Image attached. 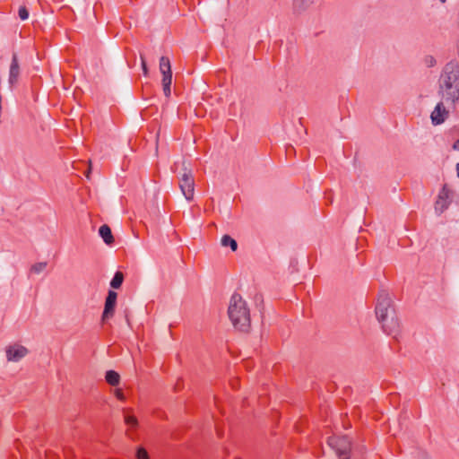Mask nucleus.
Masks as SVG:
<instances>
[{
	"mask_svg": "<svg viewBox=\"0 0 459 459\" xmlns=\"http://www.w3.org/2000/svg\"><path fill=\"white\" fill-rule=\"evenodd\" d=\"M438 94L453 107L459 100V64L451 61L443 67L438 78Z\"/></svg>",
	"mask_w": 459,
	"mask_h": 459,
	"instance_id": "1",
	"label": "nucleus"
},
{
	"mask_svg": "<svg viewBox=\"0 0 459 459\" xmlns=\"http://www.w3.org/2000/svg\"><path fill=\"white\" fill-rule=\"evenodd\" d=\"M423 62L427 67H433L437 64V61L433 56H426Z\"/></svg>",
	"mask_w": 459,
	"mask_h": 459,
	"instance_id": "20",
	"label": "nucleus"
},
{
	"mask_svg": "<svg viewBox=\"0 0 459 459\" xmlns=\"http://www.w3.org/2000/svg\"><path fill=\"white\" fill-rule=\"evenodd\" d=\"M312 3V0H295L294 1V8L296 10L303 9L302 5H308Z\"/></svg>",
	"mask_w": 459,
	"mask_h": 459,
	"instance_id": "18",
	"label": "nucleus"
},
{
	"mask_svg": "<svg viewBox=\"0 0 459 459\" xmlns=\"http://www.w3.org/2000/svg\"><path fill=\"white\" fill-rule=\"evenodd\" d=\"M18 15L21 20L25 21L29 18V11L25 6H21L18 11Z\"/></svg>",
	"mask_w": 459,
	"mask_h": 459,
	"instance_id": "19",
	"label": "nucleus"
},
{
	"mask_svg": "<svg viewBox=\"0 0 459 459\" xmlns=\"http://www.w3.org/2000/svg\"><path fill=\"white\" fill-rule=\"evenodd\" d=\"M160 71L163 74H169L171 72V65L169 57L161 56L160 59Z\"/></svg>",
	"mask_w": 459,
	"mask_h": 459,
	"instance_id": "15",
	"label": "nucleus"
},
{
	"mask_svg": "<svg viewBox=\"0 0 459 459\" xmlns=\"http://www.w3.org/2000/svg\"><path fill=\"white\" fill-rule=\"evenodd\" d=\"M449 202L444 199L442 195H438V199L435 204V210L439 214L442 213L446 209H447Z\"/></svg>",
	"mask_w": 459,
	"mask_h": 459,
	"instance_id": "14",
	"label": "nucleus"
},
{
	"mask_svg": "<svg viewBox=\"0 0 459 459\" xmlns=\"http://www.w3.org/2000/svg\"><path fill=\"white\" fill-rule=\"evenodd\" d=\"M221 246H223L225 247H230L232 251H236L238 249L237 241L229 235H224L221 238Z\"/></svg>",
	"mask_w": 459,
	"mask_h": 459,
	"instance_id": "13",
	"label": "nucleus"
},
{
	"mask_svg": "<svg viewBox=\"0 0 459 459\" xmlns=\"http://www.w3.org/2000/svg\"><path fill=\"white\" fill-rule=\"evenodd\" d=\"M327 443L335 451L339 459L350 458L351 442L347 436L329 437Z\"/></svg>",
	"mask_w": 459,
	"mask_h": 459,
	"instance_id": "4",
	"label": "nucleus"
},
{
	"mask_svg": "<svg viewBox=\"0 0 459 459\" xmlns=\"http://www.w3.org/2000/svg\"><path fill=\"white\" fill-rule=\"evenodd\" d=\"M448 114L449 112L445 108L444 103L442 101L438 102L430 115L432 124L437 126L444 123Z\"/></svg>",
	"mask_w": 459,
	"mask_h": 459,
	"instance_id": "8",
	"label": "nucleus"
},
{
	"mask_svg": "<svg viewBox=\"0 0 459 459\" xmlns=\"http://www.w3.org/2000/svg\"><path fill=\"white\" fill-rule=\"evenodd\" d=\"M136 457L137 459H149L147 451L143 447L137 449Z\"/></svg>",
	"mask_w": 459,
	"mask_h": 459,
	"instance_id": "21",
	"label": "nucleus"
},
{
	"mask_svg": "<svg viewBox=\"0 0 459 459\" xmlns=\"http://www.w3.org/2000/svg\"><path fill=\"white\" fill-rule=\"evenodd\" d=\"M162 87L163 92L166 97H169L171 94V82H172V73L162 74Z\"/></svg>",
	"mask_w": 459,
	"mask_h": 459,
	"instance_id": "11",
	"label": "nucleus"
},
{
	"mask_svg": "<svg viewBox=\"0 0 459 459\" xmlns=\"http://www.w3.org/2000/svg\"><path fill=\"white\" fill-rule=\"evenodd\" d=\"M123 281H124V274L117 271L116 272V273L114 274L111 281H110V286L113 288V289H119L123 283Z\"/></svg>",
	"mask_w": 459,
	"mask_h": 459,
	"instance_id": "16",
	"label": "nucleus"
},
{
	"mask_svg": "<svg viewBox=\"0 0 459 459\" xmlns=\"http://www.w3.org/2000/svg\"><path fill=\"white\" fill-rule=\"evenodd\" d=\"M5 353L8 361L18 362L29 353V351L22 345L13 344L6 347Z\"/></svg>",
	"mask_w": 459,
	"mask_h": 459,
	"instance_id": "7",
	"label": "nucleus"
},
{
	"mask_svg": "<svg viewBox=\"0 0 459 459\" xmlns=\"http://www.w3.org/2000/svg\"><path fill=\"white\" fill-rule=\"evenodd\" d=\"M375 311L377 320L382 325L383 331L397 339L401 332L400 322L391 298L386 291L382 290L379 293Z\"/></svg>",
	"mask_w": 459,
	"mask_h": 459,
	"instance_id": "2",
	"label": "nucleus"
},
{
	"mask_svg": "<svg viewBox=\"0 0 459 459\" xmlns=\"http://www.w3.org/2000/svg\"><path fill=\"white\" fill-rule=\"evenodd\" d=\"M229 317L233 326L242 332H247L250 327V312L247 302L241 295L234 293L231 296L229 308Z\"/></svg>",
	"mask_w": 459,
	"mask_h": 459,
	"instance_id": "3",
	"label": "nucleus"
},
{
	"mask_svg": "<svg viewBox=\"0 0 459 459\" xmlns=\"http://www.w3.org/2000/svg\"><path fill=\"white\" fill-rule=\"evenodd\" d=\"M99 235L101 237L105 244L111 245L114 243V237L108 225H101L99 229Z\"/></svg>",
	"mask_w": 459,
	"mask_h": 459,
	"instance_id": "10",
	"label": "nucleus"
},
{
	"mask_svg": "<svg viewBox=\"0 0 459 459\" xmlns=\"http://www.w3.org/2000/svg\"><path fill=\"white\" fill-rule=\"evenodd\" d=\"M106 381L113 386H117L120 382V376L117 372L114 370H108L106 372L105 376Z\"/></svg>",
	"mask_w": 459,
	"mask_h": 459,
	"instance_id": "12",
	"label": "nucleus"
},
{
	"mask_svg": "<svg viewBox=\"0 0 459 459\" xmlns=\"http://www.w3.org/2000/svg\"><path fill=\"white\" fill-rule=\"evenodd\" d=\"M440 2L444 4V3H446V0H440Z\"/></svg>",
	"mask_w": 459,
	"mask_h": 459,
	"instance_id": "28",
	"label": "nucleus"
},
{
	"mask_svg": "<svg viewBox=\"0 0 459 459\" xmlns=\"http://www.w3.org/2000/svg\"><path fill=\"white\" fill-rule=\"evenodd\" d=\"M115 394H116V397L118 399V400H125V395H124V393L121 389H117L115 391Z\"/></svg>",
	"mask_w": 459,
	"mask_h": 459,
	"instance_id": "24",
	"label": "nucleus"
},
{
	"mask_svg": "<svg viewBox=\"0 0 459 459\" xmlns=\"http://www.w3.org/2000/svg\"><path fill=\"white\" fill-rule=\"evenodd\" d=\"M448 192L449 191H448L446 186H444L439 195H442L444 199L447 200V198H448Z\"/></svg>",
	"mask_w": 459,
	"mask_h": 459,
	"instance_id": "25",
	"label": "nucleus"
},
{
	"mask_svg": "<svg viewBox=\"0 0 459 459\" xmlns=\"http://www.w3.org/2000/svg\"><path fill=\"white\" fill-rule=\"evenodd\" d=\"M457 177L459 178V162L456 165Z\"/></svg>",
	"mask_w": 459,
	"mask_h": 459,
	"instance_id": "27",
	"label": "nucleus"
},
{
	"mask_svg": "<svg viewBox=\"0 0 459 459\" xmlns=\"http://www.w3.org/2000/svg\"><path fill=\"white\" fill-rule=\"evenodd\" d=\"M455 149H459V139L454 144Z\"/></svg>",
	"mask_w": 459,
	"mask_h": 459,
	"instance_id": "26",
	"label": "nucleus"
},
{
	"mask_svg": "<svg viewBox=\"0 0 459 459\" xmlns=\"http://www.w3.org/2000/svg\"><path fill=\"white\" fill-rule=\"evenodd\" d=\"M179 188L185 196V198L190 202L194 199L195 194V178L190 169H187L185 165L183 172L178 177Z\"/></svg>",
	"mask_w": 459,
	"mask_h": 459,
	"instance_id": "5",
	"label": "nucleus"
},
{
	"mask_svg": "<svg viewBox=\"0 0 459 459\" xmlns=\"http://www.w3.org/2000/svg\"><path fill=\"white\" fill-rule=\"evenodd\" d=\"M117 294L114 290H108V295L106 297L104 310L102 313L101 320L105 322L106 320L111 318L115 314V307L117 305Z\"/></svg>",
	"mask_w": 459,
	"mask_h": 459,
	"instance_id": "6",
	"label": "nucleus"
},
{
	"mask_svg": "<svg viewBox=\"0 0 459 459\" xmlns=\"http://www.w3.org/2000/svg\"><path fill=\"white\" fill-rule=\"evenodd\" d=\"M125 421L127 425L135 426L137 424V420L135 417L131 415H126L125 417Z\"/></svg>",
	"mask_w": 459,
	"mask_h": 459,
	"instance_id": "23",
	"label": "nucleus"
},
{
	"mask_svg": "<svg viewBox=\"0 0 459 459\" xmlns=\"http://www.w3.org/2000/svg\"><path fill=\"white\" fill-rule=\"evenodd\" d=\"M20 75V65L18 62V57L16 54H13L12 62L10 65L9 70V79L8 82L11 85H13L18 82V78Z\"/></svg>",
	"mask_w": 459,
	"mask_h": 459,
	"instance_id": "9",
	"label": "nucleus"
},
{
	"mask_svg": "<svg viewBox=\"0 0 459 459\" xmlns=\"http://www.w3.org/2000/svg\"><path fill=\"white\" fill-rule=\"evenodd\" d=\"M48 265V263L47 262H39V263H36L34 264L31 268H30V271L34 273H40L43 270H45V268L47 267Z\"/></svg>",
	"mask_w": 459,
	"mask_h": 459,
	"instance_id": "17",
	"label": "nucleus"
},
{
	"mask_svg": "<svg viewBox=\"0 0 459 459\" xmlns=\"http://www.w3.org/2000/svg\"><path fill=\"white\" fill-rule=\"evenodd\" d=\"M140 58H141V65H142L143 74L145 76H147L148 75V67H147L145 57L143 54H140Z\"/></svg>",
	"mask_w": 459,
	"mask_h": 459,
	"instance_id": "22",
	"label": "nucleus"
}]
</instances>
